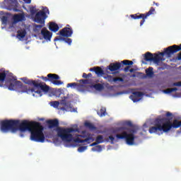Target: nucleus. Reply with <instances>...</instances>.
<instances>
[{"mask_svg":"<svg viewBox=\"0 0 181 181\" xmlns=\"http://www.w3.org/2000/svg\"><path fill=\"white\" fill-rule=\"evenodd\" d=\"M49 29L51 32H57L59 29V25L56 23H50L49 25Z\"/></svg>","mask_w":181,"mask_h":181,"instance_id":"obj_27","label":"nucleus"},{"mask_svg":"<svg viewBox=\"0 0 181 181\" xmlns=\"http://www.w3.org/2000/svg\"><path fill=\"white\" fill-rule=\"evenodd\" d=\"M17 37H18V39H23V37H25V36H26V30H23L22 31L18 30L17 32Z\"/></svg>","mask_w":181,"mask_h":181,"instance_id":"obj_31","label":"nucleus"},{"mask_svg":"<svg viewBox=\"0 0 181 181\" xmlns=\"http://www.w3.org/2000/svg\"><path fill=\"white\" fill-rule=\"evenodd\" d=\"M146 74L148 77H152L153 76V68L149 67L146 69Z\"/></svg>","mask_w":181,"mask_h":181,"instance_id":"obj_32","label":"nucleus"},{"mask_svg":"<svg viewBox=\"0 0 181 181\" xmlns=\"http://www.w3.org/2000/svg\"><path fill=\"white\" fill-rule=\"evenodd\" d=\"M20 136H21V138H23V136H24V135H23V134H20Z\"/></svg>","mask_w":181,"mask_h":181,"instance_id":"obj_55","label":"nucleus"},{"mask_svg":"<svg viewBox=\"0 0 181 181\" xmlns=\"http://www.w3.org/2000/svg\"><path fill=\"white\" fill-rule=\"evenodd\" d=\"M145 77H146V75H144V78H145Z\"/></svg>","mask_w":181,"mask_h":181,"instance_id":"obj_60","label":"nucleus"},{"mask_svg":"<svg viewBox=\"0 0 181 181\" xmlns=\"http://www.w3.org/2000/svg\"><path fill=\"white\" fill-rule=\"evenodd\" d=\"M174 87H181V81L175 82L173 84Z\"/></svg>","mask_w":181,"mask_h":181,"instance_id":"obj_44","label":"nucleus"},{"mask_svg":"<svg viewBox=\"0 0 181 181\" xmlns=\"http://www.w3.org/2000/svg\"><path fill=\"white\" fill-rule=\"evenodd\" d=\"M16 121L18 122L16 132L17 131H20V132H26V131H29V132H30L36 124V122H29L28 120H23L21 122V120Z\"/></svg>","mask_w":181,"mask_h":181,"instance_id":"obj_10","label":"nucleus"},{"mask_svg":"<svg viewBox=\"0 0 181 181\" xmlns=\"http://www.w3.org/2000/svg\"><path fill=\"white\" fill-rule=\"evenodd\" d=\"M40 78L43 81H50L54 86H62L63 84V81H59L60 80V76L56 74H49L47 76H41Z\"/></svg>","mask_w":181,"mask_h":181,"instance_id":"obj_13","label":"nucleus"},{"mask_svg":"<svg viewBox=\"0 0 181 181\" xmlns=\"http://www.w3.org/2000/svg\"><path fill=\"white\" fill-rule=\"evenodd\" d=\"M103 78H105V80H107V81H108L109 83H117V81H124V78H114V76L108 74H106V76H103Z\"/></svg>","mask_w":181,"mask_h":181,"instance_id":"obj_22","label":"nucleus"},{"mask_svg":"<svg viewBox=\"0 0 181 181\" xmlns=\"http://www.w3.org/2000/svg\"><path fill=\"white\" fill-rule=\"evenodd\" d=\"M30 132L31 133V141H34V142H45L46 138L45 137V134H43V126L40 123L36 122Z\"/></svg>","mask_w":181,"mask_h":181,"instance_id":"obj_3","label":"nucleus"},{"mask_svg":"<svg viewBox=\"0 0 181 181\" xmlns=\"http://www.w3.org/2000/svg\"><path fill=\"white\" fill-rule=\"evenodd\" d=\"M81 86V85H80L79 83H77L76 82L67 83V85H66L67 88H77Z\"/></svg>","mask_w":181,"mask_h":181,"instance_id":"obj_30","label":"nucleus"},{"mask_svg":"<svg viewBox=\"0 0 181 181\" xmlns=\"http://www.w3.org/2000/svg\"><path fill=\"white\" fill-rule=\"evenodd\" d=\"M177 60H181V52L177 54Z\"/></svg>","mask_w":181,"mask_h":181,"instance_id":"obj_50","label":"nucleus"},{"mask_svg":"<svg viewBox=\"0 0 181 181\" xmlns=\"http://www.w3.org/2000/svg\"><path fill=\"white\" fill-rule=\"evenodd\" d=\"M0 87H4L9 89V86L12 84V81L15 80L13 74L9 72V71H5L4 69L0 70Z\"/></svg>","mask_w":181,"mask_h":181,"instance_id":"obj_4","label":"nucleus"},{"mask_svg":"<svg viewBox=\"0 0 181 181\" xmlns=\"http://www.w3.org/2000/svg\"><path fill=\"white\" fill-rule=\"evenodd\" d=\"M50 13L49 8L43 7L42 11L37 12L33 18V21L35 23H40V25H45V22L47 18V15Z\"/></svg>","mask_w":181,"mask_h":181,"instance_id":"obj_9","label":"nucleus"},{"mask_svg":"<svg viewBox=\"0 0 181 181\" xmlns=\"http://www.w3.org/2000/svg\"><path fill=\"white\" fill-rule=\"evenodd\" d=\"M52 106H54V108H57L59 105H60V102L59 101H53L52 102Z\"/></svg>","mask_w":181,"mask_h":181,"instance_id":"obj_43","label":"nucleus"},{"mask_svg":"<svg viewBox=\"0 0 181 181\" xmlns=\"http://www.w3.org/2000/svg\"><path fill=\"white\" fill-rule=\"evenodd\" d=\"M24 18L25 16H23V14H15L13 16V19L15 23H18V22H21V21H23Z\"/></svg>","mask_w":181,"mask_h":181,"instance_id":"obj_26","label":"nucleus"},{"mask_svg":"<svg viewBox=\"0 0 181 181\" xmlns=\"http://www.w3.org/2000/svg\"><path fill=\"white\" fill-rule=\"evenodd\" d=\"M165 117H172V112H167Z\"/></svg>","mask_w":181,"mask_h":181,"instance_id":"obj_48","label":"nucleus"},{"mask_svg":"<svg viewBox=\"0 0 181 181\" xmlns=\"http://www.w3.org/2000/svg\"><path fill=\"white\" fill-rule=\"evenodd\" d=\"M92 151L93 152H101V151H103V147H101V146L98 145L95 147H93Z\"/></svg>","mask_w":181,"mask_h":181,"instance_id":"obj_37","label":"nucleus"},{"mask_svg":"<svg viewBox=\"0 0 181 181\" xmlns=\"http://www.w3.org/2000/svg\"><path fill=\"white\" fill-rule=\"evenodd\" d=\"M89 71H95L98 77L104 76V74H105V73H104V70H103V69H101V67L100 66H94L93 68H90L89 69Z\"/></svg>","mask_w":181,"mask_h":181,"instance_id":"obj_23","label":"nucleus"},{"mask_svg":"<svg viewBox=\"0 0 181 181\" xmlns=\"http://www.w3.org/2000/svg\"><path fill=\"white\" fill-rule=\"evenodd\" d=\"M43 26H45V24H40V25L35 24L34 25L35 32L37 33V32L40 31L42 30V28H43Z\"/></svg>","mask_w":181,"mask_h":181,"instance_id":"obj_35","label":"nucleus"},{"mask_svg":"<svg viewBox=\"0 0 181 181\" xmlns=\"http://www.w3.org/2000/svg\"><path fill=\"white\" fill-rule=\"evenodd\" d=\"M22 81L25 83V84H28V86H33L34 88H36V90H41L43 93H48L49 90H50V87L49 86L46 85V83H42L40 80H32L29 79L28 78H22Z\"/></svg>","mask_w":181,"mask_h":181,"instance_id":"obj_6","label":"nucleus"},{"mask_svg":"<svg viewBox=\"0 0 181 181\" xmlns=\"http://www.w3.org/2000/svg\"><path fill=\"white\" fill-rule=\"evenodd\" d=\"M179 132H181V127L180 128V131H179Z\"/></svg>","mask_w":181,"mask_h":181,"instance_id":"obj_59","label":"nucleus"},{"mask_svg":"<svg viewBox=\"0 0 181 181\" xmlns=\"http://www.w3.org/2000/svg\"><path fill=\"white\" fill-rule=\"evenodd\" d=\"M48 128L52 129V128H57L59 127V119H54L47 121Z\"/></svg>","mask_w":181,"mask_h":181,"instance_id":"obj_24","label":"nucleus"},{"mask_svg":"<svg viewBox=\"0 0 181 181\" xmlns=\"http://www.w3.org/2000/svg\"><path fill=\"white\" fill-rule=\"evenodd\" d=\"M148 132L149 134H157V135H160V134H162V129L160 127V121L159 118L154 120V126L149 127Z\"/></svg>","mask_w":181,"mask_h":181,"instance_id":"obj_17","label":"nucleus"},{"mask_svg":"<svg viewBox=\"0 0 181 181\" xmlns=\"http://www.w3.org/2000/svg\"><path fill=\"white\" fill-rule=\"evenodd\" d=\"M142 95H144V93L136 91L133 92L132 95H130L129 98H131L134 103H138V101L141 100V97H142Z\"/></svg>","mask_w":181,"mask_h":181,"instance_id":"obj_21","label":"nucleus"},{"mask_svg":"<svg viewBox=\"0 0 181 181\" xmlns=\"http://www.w3.org/2000/svg\"><path fill=\"white\" fill-rule=\"evenodd\" d=\"M23 1L25 2V4H31L32 0H23Z\"/></svg>","mask_w":181,"mask_h":181,"instance_id":"obj_49","label":"nucleus"},{"mask_svg":"<svg viewBox=\"0 0 181 181\" xmlns=\"http://www.w3.org/2000/svg\"><path fill=\"white\" fill-rule=\"evenodd\" d=\"M132 64H134V62L125 59L121 62L110 63L107 69L110 71H117V70H119V69L124 67V66H132Z\"/></svg>","mask_w":181,"mask_h":181,"instance_id":"obj_12","label":"nucleus"},{"mask_svg":"<svg viewBox=\"0 0 181 181\" xmlns=\"http://www.w3.org/2000/svg\"><path fill=\"white\" fill-rule=\"evenodd\" d=\"M95 145H98V144L96 141L90 144V146H95Z\"/></svg>","mask_w":181,"mask_h":181,"instance_id":"obj_51","label":"nucleus"},{"mask_svg":"<svg viewBox=\"0 0 181 181\" xmlns=\"http://www.w3.org/2000/svg\"><path fill=\"white\" fill-rule=\"evenodd\" d=\"M82 77L83 78H88V74L83 73Z\"/></svg>","mask_w":181,"mask_h":181,"instance_id":"obj_47","label":"nucleus"},{"mask_svg":"<svg viewBox=\"0 0 181 181\" xmlns=\"http://www.w3.org/2000/svg\"><path fill=\"white\" fill-rule=\"evenodd\" d=\"M81 84H91V80L89 79H81L79 80Z\"/></svg>","mask_w":181,"mask_h":181,"instance_id":"obj_39","label":"nucleus"},{"mask_svg":"<svg viewBox=\"0 0 181 181\" xmlns=\"http://www.w3.org/2000/svg\"><path fill=\"white\" fill-rule=\"evenodd\" d=\"M18 125V122L16 119H4L0 122V129L1 132H12L15 134L16 132V129H18L16 127Z\"/></svg>","mask_w":181,"mask_h":181,"instance_id":"obj_5","label":"nucleus"},{"mask_svg":"<svg viewBox=\"0 0 181 181\" xmlns=\"http://www.w3.org/2000/svg\"><path fill=\"white\" fill-rule=\"evenodd\" d=\"M153 5H156V3L155 1H153Z\"/></svg>","mask_w":181,"mask_h":181,"instance_id":"obj_58","label":"nucleus"},{"mask_svg":"<svg viewBox=\"0 0 181 181\" xmlns=\"http://www.w3.org/2000/svg\"><path fill=\"white\" fill-rule=\"evenodd\" d=\"M153 13H155V8L153 7H151L150 10L146 13H136V14H131L130 15V18L132 19H142L140 21V26H142V25H144V23H145V21L146 20V18H148V16H151V15H153Z\"/></svg>","mask_w":181,"mask_h":181,"instance_id":"obj_11","label":"nucleus"},{"mask_svg":"<svg viewBox=\"0 0 181 181\" xmlns=\"http://www.w3.org/2000/svg\"><path fill=\"white\" fill-rule=\"evenodd\" d=\"M8 90L11 91H18L21 94L26 93L27 94H32L33 97H42V92L40 89L28 88V86L23 85L21 81H17L16 78L12 81L8 86Z\"/></svg>","mask_w":181,"mask_h":181,"instance_id":"obj_2","label":"nucleus"},{"mask_svg":"<svg viewBox=\"0 0 181 181\" xmlns=\"http://www.w3.org/2000/svg\"><path fill=\"white\" fill-rule=\"evenodd\" d=\"M13 11L14 12H19V9H18V8H13Z\"/></svg>","mask_w":181,"mask_h":181,"instance_id":"obj_52","label":"nucleus"},{"mask_svg":"<svg viewBox=\"0 0 181 181\" xmlns=\"http://www.w3.org/2000/svg\"><path fill=\"white\" fill-rule=\"evenodd\" d=\"M84 125L86 128H88V129H91V131L95 129V126H94V124H93V123L86 122Z\"/></svg>","mask_w":181,"mask_h":181,"instance_id":"obj_33","label":"nucleus"},{"mask_svg":"<svg viewBox=\"0 0 181 181\" xmlns=\"http://www.w3.org/2000/svg\"><path fill=\"white\" fill-rule=\"evenodd\" d=\"M159 121L161 127V134H163V132H169V131L172 129V122H170V119H169V118H160Z\"/></svg>","mask_w":181,"mask_h":181,"instance_id":"obj_15","label":"nucleus"},{"mask_svg":"<svg viewBox=\"0 0 181 181\" xmlns=\"http://www.w3.org/2000/svg\"><path fill=\"white\" fill-rule=\"evenodd\" d=\"M180 45H174L164 49V52H160L158 56H160H160H165V54L166 56H168V57H170L172 54H175V53H177V52H180Z\"/></svg>","mask_w":181,"mask_h":181,"instance_id":"obj_14","label":"nucleus"},{"mask_svg":"<svg viewBox=\"0 0 181 181\" xmlns=\"http://www.w3.org/2000/svg\"><path fill=\"white\" fill-rule=\"evenodd\" d=\"M171 127L175 129H177V128H180L181 120H178L177 119H174L173 122H171Z\"/></svg>","mask_w":181,"mask_h":181,"instance_id":"obj_28","label":"nucleus"},{"mask_svg":"<svg viewBox=\"0 0 181 181\" xmlns=\"http://www.w3.org/2000/svg\"><path fill=\"white\" fill-rule=\"evenodd\" d=\"M108 138L111 141V144H114V141H115V138H114L112 136H109Z\"/></svg>","mask_w":181,"mask_h":181,"instance_id":"obj_46","label":"nucleus"},{"mask_svg":"<svg viewBox=\"0 0 181 181\" xmlns=\"http://www.w3.org/2000/svg\"><path fill=\"white\" fill-rule=\"evenodd\" d=\"M62 37H71L73 35V29L71 28L65 27L58 33Z\"/></svg>","mask_w":181,"mask_h":181,"instance_id":"obj_19","label":"nucleus"},{"mask_svg":"<svg viewBox=\"0 0 181 181\" xmlns=\"http://www.w3.org/2000/svg\"><path fill=\"white\" fill-rule=\"evenodd\" d=\"M126 125L132 128L129 129L125 127H116L113 129L112 133L117 134L116 138L117 139H125L127 145L132 146L135 144V134L138 132L139 127H134L131 121L127 122Z\"/></svg>","mask_w":181,"mask_h":181,"instance_id":"obj_1","label":"nucleus"},{"mask_svg":"<svg viewBox=\"0 0 181 181\" xmlns=\"http://www.w3.org/2000/svg\"><path fill=\"white\" fill-rule=\"evenodd\" d=\"M41 35L45 39V40H52V36L53 35V33H52L50 31L47 30L46 28H43L41 30Z\"/></svg>","mask_w":181,"mask_h":181,"instance_id":"obj_20","label":"nucleus"},{"mask_svg":"<svg viewBox=\"0 0 181 181\" xmlns=\"http://www.w3.org/2000/svg\"><path fill=\"white\" fill-rule=\"evenodd\" d=\"M97 144H103L104 142V137L102 135H99L96 137Z\"/></svg>","mask_w":181,"mask_h":181,"instance_id":"obj_38","label":"nucleus"},{"mask_svg":"<svg viewBox=\"0 0 181 181\" xmlns=\"http://www.w3.org/2000/svg\"><path fill=\"white\" fill-rule=\"evenodd\" d=\"M74 101V95H67L66 96L64 97V99L60 100V105L63 107H60L59 109L62 111H69L70 112H76V109L73 108L72 103Z\"/></svg>","mask_w":181,"mask_h":181,"instance_id":"obj_8","label":"nucleus"},{"mask_svg":"<svg viewBox=\"0 0 181 181\" xmlns=\"http://www.w3.org/2000/svg\"><path fill=\"white\" fill-rule=\"evenodd\" d=\"M131 65H127V66H126L124 69V71H125V73H128V71H129V69H131Z\"/></svg>","mask_w":181,"mask_h":181,"instance_id":"obj_45","label":"nucleus"},{"mask_svg":"<svg viewBox=\"0 0 181 181\" xmlns=\"http://www.w3.org/2000/svg\"><path fill=\"white\" fill-rule=\"evenodd\" d=\"M156 6H159V4L158 3H156Z\"/></svg>","mask_w":181,"mask_h":181,"instance_id":"obj_57","label":"nucleus"},{"mask_svg":"<svg viewBox=\"0 0 181 181\" xmlns=\"http://www.w3.org/2000/svg\"><path fill=\"white\" fill-rule=\"evenodd\" d=\"M163 91L165 94H170V93H173V91H177V88H167Z\"/></svg>","mask_w":181,"mask_h":181,"instance_id":"obj_36","label":"nucleus"},{"mask_svg":"<svg viewBox=\"0 0 181 181\" xmlns=\"http://www.w3.org/2000/svg\"><path fill=\"white\" fill-rule=\"evenodd\" d=\"M97 114L99 117H105V115H107V109L102 107L100 110L97 111Z\"/></svg>","mask_w":181,"mask_h":181,"instance_id":"obj_29","label":"nucleus"},{"mask_svg":"<svg viewBox=\"0 0 181 181\" xmlns=\"http://www.w3.org/2000/svg\"><path fill=\"white\" fill-rule=\"evenodd\" d=\"M1 22L4 25H6L8 23V17L5 16H2L1 17Z\"/></svg>","mask_w":181,"mask_h":181,"instance_id":"obj_41","label":"nucleus"},{"mask_svg":"<svg viewBox=\"0 0 181 181\" xmlns=\"http://www.w3.org/2000/svg\"><path fill=\"white\" fill-rule=\"evenodd\" d=\"M54 40V42H57V40H63L64 42H65V43H67L68 45H71L72 42L71 38H65L64 37L61 36L56 37Z\"/></svg>","mask_w":181,"mask_h":181,"instance_id":"obj_25","label":"nucleus"},{"mask_svg":"<svg viewBox=\"0 0 181 181\" xmlns=\"http://www.w3.org/2000/svg\"><path fill=\"white\" fill-rule=\"evenodd\" d=\"M93 141L94 139H93L91 134H88V136L86 135H79L74 139V142L76 144H84V142H86V144H91Z\"/></svg>","mask_w":181,"mask_h":181,"instance_id":"obj_18","label":"nucleus"},{"mask_svg":"<svg viewBox=\"0 0 181 181\" xmlns=\"http://www.w3.org/2000/svg\"><path fill=\"white\" fill-rule=\"evenodd\" d=\"M87 146H80L78 148V152H84V151H87Z\"/></svg>","mask_w":181,"mask_h":181,"instance_id":"obj_40","label":"nucleus"},{"mask_svg":"<svg viewBox=\"0 0 181 181\" xmlns=\"http://www.w3.org/2000/svg\"><path fill=\"white\" fill-rule=\"evenodd\" d=\"M30 12L31 15H35V13H36V7H34V6L30 7Z\"/></svg>","mask_w":181,"mask_h":181,"instance_id":"obj_42","label":"nucleus"},{"mask_svg":"<svg viewBox=\"0 0 181 181\" xmlns=\"http://www.w3.org/2000/svg\"><path fill=\"white\" fill-rule=\"evenodd\" d=\"M132 77H136V75L134 74L133 75H132Z\"/></svg>","mask_w":181,"mask_h":181,"instance_id":"obj_56","label":"nucleus"},{"mask_svg":"<svg viewBox=\"0 0 181 181\" xmlns=\"http://www.w3.org/2000/svg\"><path fill=\"white\" fill-rule=\"evenodd\" d=\"M129 71L130 73H134V71H135V69H130Z\"/></svg>","mask_w":181,"mask_h":181,"instance_id":"obj_53","label":"nucleus"},{"mask_svg":"<svg viewBox=\"0 0 181 181\" xmlns=\"http://www.w3.org/2000/svg\"><path fill=\"white\" fill-rule=\"evenodd\" d=\"M88 78L93 77V74H92V73L88 74Z\"/></svg>","mask_w":181,"mask_h":181,"instance_id":"obj_54","label":"nucleus"},{"mask_svg":"<svg viewBox=\"0 0 181 181\" xmlns=\"http://www.w3.org/2000/svg\"><path fill=\"white\" fill-rule=\"evenodd\" d=\"M93 87L98 91H101V90L104 89V86H103V84H101V83H96V84L93 85Z\"/></svg>","mask_w":181,"mask_h":181,"instance_id":"obj_34","label":"nucleus"},{"mask_svg":"<svg viewBox=\"0 0 181 181\" xmlns=\"http://www.w3.org/2000/svg\"><path fill=\"white\" fill-rule=\"evenodd\" d=\"M144 60H146V62H153L154 63L158 64L160 62H162L163 59L159 54H153L148 52L144 54Z\"/></svg>","mask_w":181,"mask_h":181,"instance_id":"obj_16","label":"nucleus"},{"mask_svg":"<svg viewBox=\"0 0 181 181\" xmlns=\"http://www.w3.org/2000/svg\"><path fill=\"white\" fill-rule=\"evenodd\" d=\"M66 26L70 27V25H67Z\"/></svg>","mask_w":181,"mask_h":181,"instance_id":"obj_61","label":"nucleus"},{"mask_svg":"<svg viewBox=\"0 0 181 181\" xmlns=\"http://www.w3.org/2000/svg\"><path fill=\"white\" fill-rule=\"evenodd\" d=\"M57 135L62 139V141H66V142H71L73 141L72 132H77V129L74 128H62L58 127L57 129Z\"/></svg>","mask_w":181,"mask_h":181,"instance_id":"obj_7","label":"nucleus"}]
</instances>
